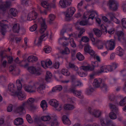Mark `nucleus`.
Returning a JSON list of instances; mask_svg holds the SVG:
<instances>
[{"label": "nucleus", "instance_id": "24", "mask_svg": "<svg viewBox=\"0 0 126 126\" xmlns=\"http://www.w3.org/2000/svg\"><path fill=\"white\" fill-rule=\"evenodd\" d=\"M96 43L97 44V47L99 49H103L104 46L105 45V42L101 40H97Z\"/></svg>", "mask_w": 126, "mask_h": 126}, {"label": "nucleus", "instance_id": "51", "mask_svg": "<svg viewBox=\"0 0 126 126\" xmlns=\"http://www.w3.org/2000/svg\"><path fill=\"white\" fill-rule=\"evenodd\" d=\"M51 118V116L49 115L43 116L41 118V120L44 121H49Z\"/></svg>", "mask_w": 126, "mask_h": 126}, {"label": "nucleus", "instance_id": "46", "mask_svg": "<svg viewBox=\"0 0 126 126\" xmlns=\"http://www.w3.org/2000/svg\"><path fill=\"white\" fill-rule=\"evenodd\" d=\"M45 88V86L43 84L40 85L37 89L38 92L40 94H43V90Z\"/></svg>", "mask_w": 126, "mask_h": 126}, {"label": "nucleus", "instance_id": "40", "mask_svg": "<svg viewBox=\"0 0 126 126\" xmlns=\"http://www.w3.org/2000/svg\"><path fill=\"white\" fill-rule=\"evenodd\" d=\"M52 77V74L49 71H47L46 73V80L47 82H49L50 81Z\"/></svg>", "mask_w": 126, "mask_h": 126}, {"label": "nucleus", "instance_id": "9", "mask_svg": "<svg viewBox=\"0 0 126 126\" xmlns=\"http://www.w3.org/2000/svg\"><path fill=\"white\" fill-rule=\"evenodd\" d=\"M109 5L110 8L114 11H116L119 6L118 2L115 0H109Z\"/></svg>", "mask_w": 126, "mask_h": 126}, {"label": "nucleus", "instance_id": "25", "mask_svg": "<svg viewBox=\"0 0 126 126\" xmlns=\"http://www.w3.org/2000/svg\"><path fill=\"white\" fill-rule=\"evenodd\" d=\"M94 65L91 66L88 65L81 66L80 67V68L85 71H91L94 70Z\"/></svg>", "mask_w": 126, "mask_h": 126}, {"label": "nucleus", "instance_id": "20", "mask_svg": "<svg viewBox=\"0 0 126 126\" xmlns=\"http://www.w3.org/2000/svg\"><path fill=\"white\" fill-rule=\"evenodd\" d=\"M72 0H60L59 2L60 4L63 8H65L68 5H70V2Z\"/></svg>", "mask_w": 126, "mask_h": 126}, {"label": "nucleus", "instance_id": "60", "mask_svg": "<svg viewBox=\"0 0 126 126\" xmlns=\"http://www.w3.org/2000/svg\"><path fill=\"white\" fill-rule=\"evenodd\" d=\"M63 107V105L62 104H59V103H58V105L56 106V107H55L54 108H55V109L59 111H61Z\"/></svg>", "mask_w": 126, "mask_h": 126}, {"label": "nucleus", "instance_id": "45", "mask_svg": "<svg viewBox=\"0 0 126 126\" xmlns=\"http://www.w3.org/2000/svg\"><path fill=\"white\" fill-rule=\"evenodd\" d=\"M60 57L59 56L55 58V63L54 65V67L55 69H58L60 66V63L58 62Z\"/></svg>", "mask_w": 126, "mask_h": 126}, {"label": "nucleus", "instance_id": "33", "mask_svg": "<svg viewBox=\"0 0 126 126\" xmlns=\"http://www.w3.org/2000/svg\"><path fill=\"white\" fill-rule=\"evenodd\" d=\"M58 117L56 115L53 116V121L52 122L51 125V126H58L59 123L57 121Z\"/></svg>", "mask_w": 126, "mask_h": 126}, {"label": "nucleus", "instance_id": "56", "mask_svg": "<svg viewBox=\"0 0 126 126\" xmlns=\"http://www.w3.org/2000/svg\"><path fill=\"white\" fill-rule=\"evenodd\" d=\"M116 33L118 37V40H120V39L124 35V33L123 32L121 31H119L116 32Z\"/></svg>", "mask_w": 126, "mask_h": 126}, {"label": "nucleus", "instance_id": "21", "mask_svg": "<svg viewBox=\"0 0 126 126\" xmlns=\"http://www.w3.org/2000/svg\"><path fill=\"white\" fill-rule=\"evenodd\" d=\"M42 66L46 69L48 67V66L52 65V62L49 59H47L46 61H42L41 62Z\"/></svg>", "mask_w": 126, "mask_h": 126}, {"label": "nucleus", "instance_id": "28", "mask_svg": "<svg viewBox=\"0 0 126 126\" xmlns=\"http://www.w3.org/2000/svg\"><path fill=\"white\" fill-rule=\"evenodd\" d=\"M63 108L65 110H71L74 109L75 107L72 104H66L64 105Z\"/></svg>", "mask_w": 126, "mask_h": 126}, {"label": "nucleus", "instance_id": "54", "mask_svg": "<svg viewBox=\"0 0 126 126\" xmlns=\"http://www.w3.org/2000/svg\"><path fill=\"white\" fill-rule=\"evenodd\" d=\"M44 50L45 52L47 53H48L51 52V47L49 46H45V47Z\"/></svg>", "mask_w": 126, "mask_h": 126}, {"label": "nucleus", "instance_id": "50", "mask_svg": "<svg viewBox=\"0 0 126 126\" xmlns=\"http://www.w3.org/2000/svg\"><path fill=\"white\" fill-rule=\"evenodd\" d=\"M94 91V89L91 88L86 89L85 90V93L88 95H91Z\"/></svg>", "mask_w": 126, "mask_h": 126}, {"label": "nucleus", "instance_id": "57", "mask_svg": "<svg viewBox=\"0 0 126 126\" xmlns=\"http://www.w3.org/2000/svg\"><path fill=\"white\" fill-rule=\"evenodd\" d=\"M121 23L123 27L126 29V18H123L121 20Z\"/></svg>", "mask_w": 126, "mask_h": 126}, {"label": "nucleus", "instance_id": "38", "mask_svg": "<svg viewBox=\"0 0 126 126\" xmlns=\"http://www.w3.org/2000/svg\"><path fill=\"white\" fill-rule=\"evenodd\" d=\"M20 29V26L19 24L16 23L14 24L13 27V31L14 32L18 33Z\"/></svg>", "mask_w": 126, "mask_h": 126}, {"label": "nucleus", "instance_id": "62", "mask_svg": "<svg viewBox=\"0 0 126 126\" xmlns=\"http://www.w3.org/2000/svg\"><path fill=\"white\" fill-rule=\"evenodd\" d=\"M121 100L119 102V105L121 106H124L126 104V103L123 98L120 99Z\"/></svg>", "mask_w": 126, "mask_h": 126}, {"label": "nucleus", "instance_id": "55", "mask_svg": "<svg viewBox=\"0 0 126 126\" xmlns=\"http://www.w3.org/2000/svg\"><path fill=\"white\" fill-rule=\"evenodd\" d=\"M69 65L70 68H72L75 70L77 71L78 69V67L72 63H69Z\"/></svg>", "mask_w": 126, "mask_h": 126}, {"label": "nucleus", "instance_id": "31", "mask_svg": "<svg viewBox=\"0 0 126 126\" xmlns=\"http://www.w3.org/2000/svg\"><path fill=\"white\" fill-rule=\"evenodd\" d=\"M89 12L92 13L89 16V19L91 18L92 19H93L94 17H97L98 16V13L96 12L94 10H91Z\"/></svg>", "mask_w": 126, "mask_h": 126}, {"label": "nucleus", "instance_id": "4", "mask_svg": "<svg viewBox=\"0 0 126 126\" xmlns=\"http://www.w3.org/2000/svg\"><path fill=\"white\" fill-rule=\"evenodd\" d=\"M68 92L72 93L74 96L80 98L82 99L83 98L82 91L80 90H78L73 87H71L68 90Z\"/></svg>", "mask_w": 126, "mask_h": 126}, {"label": "nucleus", "instance_id": "43", "mask_svg": "<svg viewBox=\"0 0 126 126\" xmlns=\"http://www.w3.org/2000/svg\"><path fill=\"white\" fill-rule=\"evenodd\" d=\"M61 73L65 76H68L70 75V72L67 69H63L61 71Z\"/></svg>", "mask_w": 126, "mask_h": 126}, {"label": "nucleus", "instance_id": "22", "mask_svg": "<svg viewBox=\"0 0 126 126\" xmlns=\"http://www.w3.org/2000/svg\"><path fill=\"white\" fill-rule=\"evenodd\" d=\"M63 123L66 125L69 126L71 124V122L68 118L66 115H63L62 117Z\"/></svg>", "mask_w": 126, "mask_h": 126}, {"label": "nucleus", "instance_id": "11", "mask_svg": "<svg viewBox=\"0 0 126 126\" xmlns=\"http://www.w3.org/2000/svg\"><path fill=\"white\" fill-rule=\"evenodd\" d=\"M28 70L31 73L35 74L38 75L40 74V69L39 67L36 68L33 66H31L28 68Z\"/></svg>", "mask_w": 126, "mask_h": 126}, {"label": "nucleus", "instance_id": "18", "mask_svg": "<svg viewBox=\"0 0 126 126\" xmlns=\"http://www.w3.org/2000/svg\"><path fill=\"white\" fill-rule=\"evenodd\" d=\"M101 29L102 32L105 33L108 32L109 34H111L114 32V30L113 28L110 29L107 31L106 27L103 25H101Z\"/></svg>", "mask_w": 126, "mask_h": 126}, {"label": "nucleus", "instance_id": "15", "mask_svg": "<svg viewBox=\"0 0 126 126\" xmlns=\"http://www.w3.org/2000/svg\"><path fill=\"white\" fill-rule=\"evenodd\" d=\"M48 34V31H46L45 33L43 35H41L39 39L38 40L37 43H36V41H35V43L38 46H40L41 43L42 41L45 40L47 38Z\"/></svg>", "mask_w": 126, "mask_h": 126}, {"label": "nucleus", "instance_id": "8", "mask_svg": "<svg viewBox=\"0 0 126 126\" xmlns=\"http://www.w3.org/2000/svg\"><path fill=\"white\" fill-rule=\"evenodd\" d=\"M26 107L25 103L23 102L21 105L17 107L15 110V112L19 113L20 114H22L25 113V108Z\"/></svg>", "mask_w": 126, "mask_h": 126}, {"label": "nucleus", "instance_id": "53", "mask_svg": "<svg viewBox=\"0 0 126 126\" xmlns=\"http://www.w3.org/2000/svg\"><path fill=\"white\" fill-rule=\"evenodd\" d=\"M76 57L78 60L80 61H81L84 59V57L83 55L80 52H78L77 54Z\"/></svg>", "mask_w": 126, "mask_h": 126}, {"label": "nucleus", "instance_id": "30", "mask_svg": "<svg viewBox=\"0 0 126 126\" xmlns=\"http://www.w3.org/2000/svg\"><path fill=\"white\" fill-rule=\"evenodd\" d=\"M18 12L16 9L15 8H11L9 10L10 13L13 16L16 17L17 15Z\"/></svg>", "mask_w": 126, "mask_h": 126}, {"label": "nucleus", "instance_id": "39", "mask_svg": "<svg viewBox=\"0 0 126 126\" xmlns=\"http://www.w3.org/2000/svg\"><path fill=\"white\" fill-rule=\"evenodd\" d=\"M63 89L62 86L61 85H58L54 87L52 89V90L53 92H56L57 91H61Z\"/></svg>", "mask_w": 126, "mask_h": 126}, {"label": "nucleus", "instance_id": "32", "mask_svg": "<svg viewBox=\"0 0 126 126\" xmlns=\"http://www.w3.org/2000/svg\"><path fill=\"white\" fill-rule=\"evenodd\" d=\"M8 90L11 93H13L16 90V88L13 83H10L9 84Z\"/></svg>", "mask_w": 126, "mask_h": 126}, {"label": "nucleus", "instance_id": "2", "mask_svg": "<svg viewBox=\"0 0 126 126\" xmlns=\"http://www.w3.org/2000/svg\"><path fill=\"white\" fill-rule=\"evenodd\" d=\"M39 85L38 82H31L28 85L25 84L23 88L26 92L29 93L35 92L37 87Z\"/></svg>", "mask_w": 126, "mask_h": 126}, {"label": "nucleus", "instance_id": "14", "mask_svg": "<svg viewBox=\"0 0 126 126\" xmlns=\"http://www.w3.org/2000/svg\"><path fill=\"white\" fill-rule=\"evenodd\" d=\"M35 101L34 99L32 98H29L26 102H24L25 103L26 107L29 110H32L34 108L33 106L31 105Z\"/></svg>", "mask_w": 126, "mask_h": 126}, {"label": "nucleus", "instance_id": "17", "mask_svg": "<svg viewBox=\"0 0 126 126\" xmlns=\"http://www.w3.org/2000/svg\"><path fill=\"white\" fill-rule=\"evenodd\" d=\"M37 17V14L34 11H33L30 12L28 14L27 20L31 21L36 19Z\"/></svg>", "mask_w": 126, "mask_h": 126}, {"label": "nucleus", "instance_id": "35", "mask_svg": "<svg viewBox=\"0 0 126 126\" xmlns=\"http://www.w3.org/2000/svg\"><path fill=\"white\" fill-rule=\"evenodd\" d=\"M56 18V16L53 14H50L48 15V19L50 23H52Z\"/></svg>", "mask_w": 126, "mask_h": 126}, {"label": "nucleus", "instance_id": "48", "mask_svg": "<svg viewBox=\"0 0 126 126\" xmlns=\"http://www.w3.org/2000/svg\"><path fill=\"white\" fill-rule=\"evenodd\" d=\"M83 1H81L78 4L77 8L79 12H82L83 11V9L82 7L83 4Z\"/></svg>", "mask_w": 126, "mask_h": 126}, {"label": "nucleus", "instance_id": "29", "mask_svg": "<svg viewBox=\"0 0 126 126\" xmlns=\"http://www.w3.org/2000/svg\"><path fill=\"white\" fill-rule=\"evenodd\" d=\"M23 122V120L21 118H18L16 119L14 122V124L16 126L22 125Z\"/></svg>", "mask_w": 126, "mask_h": 126}, {"label": "nucleus", "instance_id": "6", "mask_svg": "<svg viewBox=\"0 0 126 126\" xmlns=\"http://www.w3.org/2000/svg\"><path fill=\"white\" fill-rule=\"evenodd\" d=\"M105 43V47L108 50H111L114 48L115 44V41L113 39L108 41Z\"/></svg>", "mask_w": 126, "mask_h": 126}, {"label": "nucleus", "instance_id": "61", "mask_svg": "<svg viewBox=\"0 0 126 126\" xmlns=\"http://www.w3.org/2000/svg\"><path fill=\"white\" fill-rule=\"evenodd\" d=\"M77 73L79 76L81 77H85L87 76L88 75V73L87 72H77Z\"/></svg>", "mask_w": 126, "mask_h": 126}, {"label": "nucleus", "instance_id": "36", "mask_svg": "<svg viewBox=\"0 0 126 126\" xmlns=\"http://www.w3.org/2000/svg\"><path fill=\"white\" fill-rule=\"evenodd\" d=\"M117 54L120 56H122L124 53V51L120 47H118L116 49Z\"/></svg>", "mask_w": 126, "mask_h": 126}, {"label": "nucleus", "instance_id": "12", "mask_svg": "<svg viewBox=\"0 0 126 126\" xmlns=\"http://www.w3.org/2000/svg\"><path fill=\"white\" fill-rule=\"evenodd\" d=\"M85 52L90 54L91 56H94L95 52L92 48L88 44L85 45L84 48Z\"/></svg>", "mask_w": 126, "mask_h": 126}, {"label": "nucleus", "instance_id": "58", "mask_svg": "<svg viewBox=\"0 0 126 126\" xmlns=\"http://www.w3.org/2000/svg\"><path fill=\"white\" fill-rule=\"evenodd\" d=\"M102 90L104 92L107 91L108 90V87L106 84L103 83L101 87Z\"/></svg>", "mask_w": 126, "mask_h": 126}, {"label": "nucleus", "instance_id": "5", "mask_svg": "<svg viewBox=\"0 0 126 126\" xmlns=\"http://www.w3.org/2000/svg\"><path fill=\"white\" fill-rule=\"evenodd\" d=\"M88 110L90 113L96 118H99L101 115L102 111L98 109H94L92 110V108L89 107L88 108Z\"/></svg>", "mask_w": 126, "mask_h": 126}, {"label": "nucleus", "instance_id": "52", "mask_svg": "<svg viewBox=\"0 0 126 126\" xmlns=\"http://www.w3.org/2000/svg\"><path fill=\"white\" fill-rule=\"evenodd\" d=\"M79 24L82 26H85L89 25L88 21V20L84 19L80 21L79 22Z\"/></svg>", "mask_w": 126, "mask_h": 126}, {"label": "nucleus", "instance_id": "1", "mask_svg": "<svg viewBox=\"0 0 126 126\" xmlns=\"http://www.w3.org/2000/svg\"><path fill=\"white\" fill-rule=\"evenodd\" d=\"M22 81V79H17L16 82L17 89V91L16 92V94L18 99L21 100H24L26 98V94L25 93L21 91L22 87L21 83Z\"/></svg>", "mask_w": 126, "mask_h": 126}, {"label": "nucleus", "instance_id": "26", "mask_svg": "<svg viewBox=\"0 0 126 126\" xmlns=\"http://www.w3.org/2000/svg\"><path fill=\"white\" fill-rule=\"evenodd\" d=\"M41 5L43 7L48 10H50L51 8V6L49 3L47 1H43L41 3Z\"/></svg>", "mask_w": 126, "mask_h": 126}, {"label": "nucleus", "instance_id": "27", "mask_svg": "<svg viewBox=\"0 0 126 126\" xmlns=\"http://www.w3.org/2000/svg\"><path fill=\"white\" fill-rule=\"evenodd\" d=\"M75 28L76 29L79 31L78 34V37L79 38L81 37L83 33L85 32V29L83 28H80L79 26L77 25H76Z\"/></svg>", "mask_w": 126, "mask_h": 126}, {"label": "nucleus", "instance_id": "3", "mask_svg": "<svg viewBox=\"0 0 126 126\" xmlns=\"http://www.w3.org/2000/svg\"><path fill=\"white\" fill-rule=\"evenodd\" d=\"M117 67L116 64L114 63L112 66L105 65L102 66L100 67V71L99 73H108L112 71L113 69H115Z\"/></svg>", "mask_w": 126, "mask_h": 126}, {"label": "nucleus", "instance_id": "63", "mask_svg": "<svg viewBox=\"0 0 126 126\" xmlns=\"http://www.w3.org/2000/svg\"><path fill=\"white\" fill-rule=\"evenodd\" d=\"M76 98L74 97L68 98L67 99V101L71 103H74L76 100Z\"/></svg>", "mask_w": 126, "mask_h": 126}, {"label": "nucleus", "instance_id": "19", "mask_svg": "<svg viewBox=\"0 0 126 126\" xmlns=\"http://www.w3.org/2000/svg\"><path fill=\"white\" fill-rule=\"evenodd\" d=\"M71 84L72 86L71 87L74 88L77 86L81 87L83 85V83L79 80H72Z\"/></svg>", "mask_w": 126, "mask_h": 126}, {"label": "nucleus", "instance_id": "44", "mask_svg": "<svg viewBox=\"0 0 126 126\" xmlns=\"http://www.w3.org/2000/svg\"><path fill=\"white\" fill-rule=\"evenodd\" d=\"M109 106L110 108L112 110V111L116 113L117 112L118 109L114 105L110 103L109 104Z\"/></svg>", "mask_w": 126, "mask_h": 126}, {"label": "nucleus", "instance_id": "13", "mask_svg": "<svg viewBox=\"0 0 126 126\" xmlns=\"http://www.w3.org/2000/svg\"><path fill=\"white\" fill-rule=\"evenodd\" d=\"M76 11L75 8L71 7L68 9L66 12L65 13L66 18H69L72 16Z\"/></svg>", "mask_w": 126, "mask_h": 126}, {"label": "nucleus", "instance_id": "42", "mask_svg": "<svg viewBox=\"0 0 126 126\" xmlns=\"http://www.w3.org/2000/svg\"><path fill=\"white\" fill-rule=\"evenodd\" d=\"M121 75L122 77V79L123 81L126 80V70L125 69H124L121 71Z\"/></svg>", "mask_w": 126, "mask_h": 126}, {"label": "nucleus", "instance_id": "59", "mask_svg": "<svg viewBox=\"0 0 126 126\" xmlns=\"http://www.w3.org/2000/svg\"><path fill=\"white\" fill-rule=\"evenodd\" d=\"M108 15L110 16L111 20L114 21L116 19L114 13H108Z\"/></svg>", "mask_w": 126, "mask_h": 126}, {"label": "nucleus", "instance_id": "10", "mask_svg": "<svg viewBox=\"0 0 126 126\" xmlns=\"http://www.w3.org/2000/svg\"><path fill=\"white\" fill-rule=\"evenodd\" d=\"M2 1V0H0V3H1L0 5V9L3 11H5L10 6L11 3L10 1H7L5 2H3Z\"/></svg>", "mask_w": 126, "mask_h": 126}, {"label": "nucleus", "instance_id": "64", "mask_svg": "<svg viewBox=\"0 0 126 126\" xmlns=\"http://www.w3.org/2000/svg\"><path fill=\"white\" fill-rule=\"evenodd\" d=\"M26 119L28 122L30 123H32L33 122V120L31 118V116L30 115L28 114L27 115Z\"/></svg>", "mask_w": 126, "mask_h": 126}, {"label": "nucleus", "instance_id": "47", "mask_svg": "<svg viewBox=\"0 0 126 126\" xmlns=\"http://www.w3.org/2000/svg\"><path fill=\"white\" fill-rule=\"evenodd\" d=\"M109 117L111 119L115 120L117 118L116 114L113 112H110L109 114Z\"/></svg>", "mask_w": 126, "mask_h": 126}, {"label": "nucleus", "instance_id": "16", "mask_svg": "<svg viewBox=\"0 0 126 126\" xmlns=\"http://www.w3.org/2000/svg\"><path fill=\"white\" fill-rule=\"evenodd\" d=\"M7 22V21L6 20H3L0 22V26L2 28V34L3 35H5V29L9 28V27L6 24Z\"/></svg>", "mask_w": 126, "mask_h": 126}, {"label": "nucleus", "instance_id": "23", "mask_svg": "<svg viewBox=\"0 0 126 126\" xmlns=\"http://www.w3.org/2000/svg\"><path fill=\"white\" fill-rule=\"evenodd\" d=\"M102 82L101 79H95L93 81V85L94 87L98 88L100 87Z\"/></svg>", "mask_w": 126, "mask_h": 126}, {"label": "nucleus", "instance_id": "7", "mask_svg": "<svg viewBox=\"0 0 126 126\" xmlns=\"http://www.w3.org/2000/svg\"><path fill=\"white\" fill-rule=\"evenodd\" d=\"M38 22L40 23L41 25L39 32L40 33H42L45 31L47 28V26L45 22V19L41 17L38 19Z\"/></svg>", "mask_w": 126, "mask_h": 126}, {"label": "nucleus", "instance_id": "34", "mask_svg": "<svg viewBox=\"0 0 126 126\" xmlns=\"http://www.w3.org/2000/svg\"><path fill=\"white\" fill-rule=\"evenodd\" d=\"M49 103L50 105L54 108L58 105L59 102L56 100L53 99L50 100Z\"/></svg>", "mask_w": 126, "mask_h": 126}, {"label": "nucleus", "instance_id": "41", "mask_svg": "<svg viewBox=\"0 0 126 126\" xmlns=\"http://www.w3.org/2000/svg\"><path fill=\"white\" fill-rule=\"evenodd\" d=\"M93 31L95 35L98 37H100L102 34V32L97 29L94 28Z\"/></svg>", "mask_w": 126, "mask_h": 126}, {"label": "nucleus", "instance_id": "37", "mask_svg": "<svg viewBox=\"0 0 126 126\" xmlns=\"http://www.w3.org/2000/svg\"><path fill=\"white\" fill-rule=\"evenodd\" d=\"M101 125L102 126H108L110 121H107L106 119L101 118L100 120Z\"/></svg>", "mask_w": 126, "mask_h": 126}, {"label": "nucleus", "instance_id": "49", "mask_svg": "<svg viewBox=\"0 0 126 126\" xmlns=\"http://www.w3.org/2000/svg\"><path fill=\"white\" fill-rule=\"evenodd\" d=\"M40 105L43 110H45L47 107V104L45 100H43L41 101Z\"/></svg>", "mask_w": 126, "mask_h": 126}]
</instances>
